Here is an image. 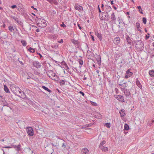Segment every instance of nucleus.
Masks as SVG:
<instances>
[{
  "instance_id": "f257e3e1",
  "label": "nucleus",
  "mask_w": 154,
  "mask_h": 154,
  "mask_svg": "<svg viewBox=\"0 0 154 154\" xmlns=\"http://www.w3.org/2000/svg\"><path fill=\"white\" fill-rule=\"evenodd\" d=\"M36 18L35 20L38 26L42 28L46 26L47 24L45 20L43 19L39 18L37 17H36Z\"/></svg>"
},
{
  "instance_id": "f03ea898",
  "label": "nucleus",
  "mask_w": 154,
  "mask_h": 154,
  "mask_svg": "<svg viewBox=\"0 0 154 154\" xmlns=\"http://www.w3.org/2000/svg\"><path fill=\"white\" fill-rule=\"evenodd\" d=\"M47 75L51 79L56 80V79L58 78L57 76L54 72L51 70H49L46 72Z\"/></svg>"
},
{
  "instance_id": "7ed1b4c3",
  "label": "nucleus",
  "mask_w": 154,
  "mask_h": 154,
  "mask_svg": "<svg viewBox=\"0 0 154 154\" xmlns=\"http://www.w3.org/2000/svg\"><path fill=\"white\" fill-rule=\"evenodd\" d=\"M134 43L135 44V47L137 49L140 50L143 49L144 44L142 41L140 40L136 41H135Z\"/></svg>"
},
{
  "instance_id": "20e7f679",
  "label": "nucleus",
  "mask_w": 154,
  "mask_h": 154,
  "mask_svg": "<svg viewBox=\"0 0 154 154\" xmlns=\"http://www.w3.org/2000/svg\"><path fill=\"white\" fill-rule=\"evenodd\" d=\"M100 20H108L109 18V17L108 12H104L101 14H99Z\"/></svg>"
},
{
  "instance_id": "39448f33",
  "label": "nucleus",
  "mask_w": 154,
  "mask_h": 154,
  "mask_svg": "<svg viewBox=\"0 0 154 154\" xmlns=\"http://www.w3.org/2000/svg\"><path fill=\"white\" fill-rule=\"evenodd\" d=\"M119 86H123V87H120V88L122 91H123L125 90L127 88H129V86L128 85V84L127 82H124L122 84H119Z\"/></svg>"
},
{
  "instance_id": "423d86ee",
  "label": "nucleus",
  "mask_w": 154,
  "mask_h": 154,
  "mask_svg": "<svg viewBox=\"0 0 154 154\" xmlns=\"http://www.w3.org/2000/svg\"><path fill=\"white\" fill-rule=\"evenodd\" d=\"M32 63L33 66L37 69L40 68L41 66V63L38 61H34Z\"/></svg>"
},
{
  "instance_id": "0eeeda50",
  "label": "nucleus",
  "mask_w": 154,
  "mask_h": 154,
  "mask_svg": "<svg viewBox=\"0 0 154 154\" xmlns=\"http://www.w3.org/2000/svg\"><path fill=\"white\" fill-rule=\"evenodd\" d=\"M27 132L28 134L30 136H32L34 134V132L32 128L31 127H28L26 129Z\"/></svg>"
},
{
  "instance_id": "6e6552de",
  "label": "nucleus",
  "mask_w": 154,
  "mask_h": 154,
  "mask_svg": "<svg viewBox=\"0 0 154 154\" xmlns=\"http://www.w3.org/2000/svg\"><path fill=\"white\" fill-rule=\"evenodd\" d=\"M133 72H130L129 69H128L125 73V78L127 79L129 77H131L133 75Z\"/></svg>"
},
{
  "instance_id": "1a4fd4ad",
  "label": "nucleus",
  "mask_w": 154,
  "mask_h": 154,
  "mask_svg": "<svg viewBox=\"0 0 154 154\" xmlns=\"http://www.w3.org/2000/svg\"><path fill=\"white\" fill-rule=\"evenodd\" d=\"M122 91L124 93L126 97L130 98L131 97V94L129 89H125Z\"/></svg>"
},
{
  "instance_id": "9d476101",
  "label": "nucleus",
  "mask_w": 154,
  "mask_h": 154,
  "mask_svg": "<svg viewBox=\"0 0 154 154\" xmlns=\"http://www.w3.org/2000/svg\"><path fill=\"white\" fill-rule=\"evenodd\" d=\"M113 42L115 45H119L120 43V38L119 37H116L114 38Z\"/></svg>"
},
{
  "instance_id": "9b49d317",
  "label": "nucleus",
  "mask_w": 154,
  "mask_h": 154,
  "mask_svg": "<svg viewBox=\"0 0 154 154\" xmlns=\"http://www.w3.org/2000/svg\"><path fill=\"white\" fill-rule=\"evenodd\" d=\"M116 98L119 101L122 102H125L124 97L121 95H118L116 96Z\"/></svg>"
},
{
  "instance_id": "f8f14e48",
  "label": "nucleus",
  "mask_w": 154,
  "mask_h": 154,
  "mask_svg": "<svg viewBox=\"0 0 154 154\" xmlns=\"http://www.w3.org/2000/svg\"><path fill=\"white\" fill-rule=\"evenodd\" d=\"M94 54L91 51L88 50L87 52V56L88 59H91V57H93Z\"/></svg>"
},
{
  "instance_id": "ddd939ff",
  "label": "nucleus",
  "mask_w": 154,
  "mask_h": 154,
  "mask_svg": "<svg viewBox=\"0 0 154 154\" xmlns=\"http://www.w3.org/2000/svg\"><path fill=\"white\" fill-rule=\"evenodd\" d=\"M16 89V90L18 91L19 93V94H21L22 92L23 93V95H21L23 97H22L23 98H25L26 97V96L25 94L24 93V92L22 91L21 90V89L20 88H19V87H17Z\"/></svg>"
},
{
  "instance_id": "4468645a",
  "label": "nucleus",
  "mask_w": 154,
  "mask_h": 154,
  "mask_svg": "<svg viewBox=\"0 0 154 154\" xmlns=\"http://www.w3.org/2000/svg\"><path fill=\"white\" fill-rule=\"evenodd\" d=\"M75 9L78 10L79 11H81L83 10L82 7L79 5L78 4H76L75 5Z\"/></svg>"
},
{
  "instance_id": "2eb2a0df",
  "label": "nucleus",
  "mask_w": 154,
  "mask_h": 154,
  "mask_svg": "<svg viewBox=\"0 0 154 154\" xmlns=\"http://www.w3.org/2000/svg\"><path fill=\"white\" fill-rule=\"evenodd\" d=\"M111 20L112 22H115L116 20V18L114 12H113L111 14Z\"/></svg>"
},
{
  "instance_id": "dca6fc26",
  "label": "nucleus",
  "mask_w": 154,
  "mask_h": 154,
  "mask_svg": "<svg viewBox=\"0 0 154 154\" xmlns=\"http://www.w3.org/2000/svg\"><path fill=\"white\" fill-rule=\"evenodd\" d=\"M119 113L121 117H124L125 116V110L124 109H122L119 111Z\"/></svg>"
},
{
  "instance_id": "f3484780",
  "label": "nucleus",
  "mask_w": 154,
  "mask_h": 154,
  "mask_svg": "<svg viewBox=\"0 0 154 154\" xmlns=\"http://www.w3.org/2000/svg\"><path fill=\"white\" fill-rule=\"evenodd\" d=\"M126 39L128 44L130 45L131 44L132 40L128 35H126Z\"/></svg>"
},
{
  "instance_id": "a211bd4d",
  "label": "nucleus",
  "mask_w": 154,
  "mask_h": 154,
  "mask_svg": "<svg viewBox=\"0 0 154 154\" xmlns=\"http://www.w3.org/2000/svg\"><path fill=\"white\" fill-rule=\"evenodd\" d=\"M136 84L137 85V86L140 88L141 89L142 88V85L141 84L139 81V80L138 78H137L136 79Z\"/></svg>"
},
{
  "instance_id": "6ab92c4d",
  "label": "nucleus",
  "mask_w": 154,
  "mask_h": 154,
  "mask_svg": "<svg viewBox=\"0 0 154 154\" xmlns=\"http://www.w3.org/2000/svg\"><path fill=\"white\" fill-rule=\"evenodd\" d=\"M95 34L98 38L99 40L101 41L102 39V36L101 34L98 33L97 32H95Z\"/></svg>"
},
{
  "instance_id": "aec40b11",
  "label": "nucleus",
  "mask_w": 154,
  "mask_h": 154,
  "mask_svg": "<svg viewBox=\"0 0 154 154\" xmlns=\"http://www.w3.org/2000/svg\"><path fill=\"white\" fill-rule=\"evenodd\" d=\"M105 7L106 8V10L107 11L106 12H108L112 10L111 7L108 5H106Z\"/></svg>"
},
{
  "instance_id": "412c9836",
  "label": "nucleus",
  "mask_w": 154,
  "mask_h": 154,
  "mask_svg": "<svg viewBox=\"0 0 154 154\" xmlns=\"http://www.w3.org/2000/svg\"><path fill=\"white\" fill-rule=\"evenodd\" d=\"M88 152V150L86 148L83 149L82 151V152L84 154H87Z\"/></svg>"
},
{
  "instance_id": "4be33fe9",
  "label": "nucleus",
  "mask_w": 154,
  "mask_h": 154,
  "mask_svg": "<svg viewBox=\"0 0 154 154\" xmlns=\"http://www.w3.org/2000/svg\"><path fill=\"white\" fill-rule=\"evenodd\" d=\"M101 150L104 152H106L108 151V147L103 146L99 148Z\"/></svg>"
},
{
  "instance_id": "5701e85b",
  "label": "nucleus",
  "mask_w": 154,
  "mask_h": 154,
  "mask_svg": "<svg viewBox=\"0 0 154 154\" xmlns=\"http://www.w3.org/2000/svg\"><path fill=\"white\" fill-rule=\"evenodd\" d=\"M149 74L151 77H154V70H149Z\"/></svg>"
},
{
  "instance_id": "b1692460",
  "label": "nucleus",
  "mask_w": 154,
  "mask_h": 154,
  "mask_svg": "<svg viewBox=\"0 0 154 154\" xmlns=\"http://www.w3.org/2000/svg\"><path fill=\"white\" fill-rule=\"evenodd\" d=\"M136 26H137V30L139 31H140V32H141L142 31H141V29H140V23H139L137 22L136 23Z\"/></svg>"
},
{
  "instance_id": "393cba45",
  "label": "nucleus",
  "mask_w": 154,
  "mask_h": 154,
  "mask_svg": "<svg viewBox=\"0 0 154 154\" xmlns=\"http://www.w3.org/2000/svg\"><path fill=\"white\" fill-rule=\"evenodd\" d=\"M42 88L45 90L48 91L49 92L51 93L52 92L51 90L49 89L44 85H42Z\"/></svg>"
},
{
  "instance_id": "a878e982",
  "label": "nucleus",
  "mask_w": 154,
  "mask_h": 154,
  "mask_svg": "<svg viewBox=\"0 0 154 154\" xmlns=\"http://www.w3.org/2000/svg\"><path fill=\"white\" fill-rule=\"evenodd\" d=\"M4 90L7 93H10L9 90L6 85H4Z\"/></svg>"
},
{
  "instance_id": "bb28decb",
  "label": "nucleus",
  "mask_w": 154,
  "mask_h": 154,
  "mask_svg": "<svg viewBox=\"0 0 154 154\" xmlns=\"http://www.w3.org/2000/svg\"><path fill=\"white\" fill-rule=\"evenodd\" d=\"M101 58L100 55H97V60L98 64H100L101 63Z\"/></svg>"
},
{
  "instance_id": "cd10ccee",
  "label": "nucleus",
  "mask_w": 154,
  "mask_h": 154,
  "mask_svg": "<svg viewBox=\"0 0 154 154\" xmlns=\"http://www.w3.org/2000/svg\"><path fill=\"white\" fill-rule=\"evenodd\" d=\"M65 81L63 80H60L59 83L61 85H64L65 84Z\"/></svg>"
},
{
  "instance_id": "c85d7f7f",
  "label": "nucleus",
  "mask_w": 154,
  "mask_h": 154,
  "mask_svg": "<svg viewBox=\"0 0 154 154\" xmlns=\"http://www.w3.org/2000/svg\"><path fill=\"white\" fill-rule=\"evenodd\" d=\"M58 45L56 43V44L51 45V47L53 48L57 49L58 48Z\"/></svg>"
},
{
  "instance_id": "c756f323",
  "label": "nucleus",
  "mask_w": 154,
  "mask_h": 154,
  "mask_svg": "<svg viewBox=\"0 0 154 154\" xmlns=\"http://www.w3.org/2000/svg\"><path fill=\"white\" fill-rule=\"evenodd\" d=\"M72 42L74 45H75L76 44H78L79 43V42L78 41V40H76L75 39H72L71 40Z\"/></svg>"
},
{
  "instance_id": "7c9ffc66",
  "label": "nucleus",
  "mask_w": 154,
  "mask_h": 154,
  "mask_svg": "<svg viewBox=\"0 0 154 154\" xmlns=\"http://www.w3.org/2000/svg\"><path fill=\"white\" fill-rule=\"evenodd\" d=\"M21 42L22 45L24 46H26V45L27 43L24 40L22 39L21 40Z\"/></svg>"
},
{
  "instance_id": "2f4dec72",
  "label": "nucleus",
  "mask_w": 154,
  "mask_h": 154,
  "mask_svg": "<svg viewBox=\"0 0 154 154\" xmlns=\"http://www.w3.org/2000/svg\"><path fill=\"white\" fill-rule=\"evenodd\" d=\"M28 50L31 53H34L35 51V49L32 48L31 47L29 48L28 49Z\"/></svg>"
},
{
  "instance_id": "473e14b6",
  "label": "nucleus",
  "mask_w": 154,
  "mask_h": 154,
  "mask_svg": "<svg viewBox=\"0 0 154 154\" xmlns=\"http://www.w3.org/2000/svg\"><path fill=\"white\" fill-rule=\"evenodd\" d=\"M137 8L139 9V12L142 14H143V13L142 12L143 10L141 8V6H138L137 7Z\"/></svg>"
},
{
  "instance_id": "72a5a7b5",
  "label": "nucleus",
  "mask_w": 154,
  "mask_h": 154,
  "mask_svg": "<svg viewBox=\"0 0 154 154\" xmlns=\"http://www.w3.org/2000/svg\"><path fill=\"white\" fill-rule=\"evenodd\" d=\"M106 143V141L105 140H103L101 142L99 145V148L103 146V145L104 144Z\"/></svg>"
},
{
  "instance_id": "f704fd0d",
  "label": "nucleus",
  "mask_w": 154,
  "mask_h": 154,
  "mask_svg": "<svg viewBox=\"0 0 154 154\" xmlns=\"http://www.w3.org/2000/svg\"><path fill=\"white\" fill-rule=\"evenodd\" d=\"M8 29L11 32H13L14 31L13 27L12 26H10L8 27Z\"/></svg>"
},
{
  "instance_id": "c9c22d12",
  "label": "nucleus",
  "mask_w": 154,
  "mask_h": 154,
  "mask_svg": "<svg viewBox=\"0 0 154 154\" xmlns=\"http://www.w3.org/2000/svg\"><path fill=\"white\" fill-rule=\"evenodd\" d=\"M129 125L127 124H125L124 125V129L128 130L129 129Z\"/></svg>"
},
{
  "instance_id": "e433bc0d",
  "label": "nucleus",
  "mask_w": 154,
  "mask_h": 154,
  "mask_svg": "<svg viewBox=\"0 0 154 154\" xmlns=\"http://www.w3.org/2000/svg\"><path fill=\"white\" fill-rule=\"evenodd\" d=\"M79 64L81 65L80 66H79V67L80 68H81L82 67V66L83 64V61L81 59H80V60H79Z\"/></svg>"
},
{
  "instance_id": "4c0bfd02",
  "label": "nucleus",
  "mask_w": 154,
  "mask_h": 154,
  "mask_svg": "<svg viewBox=\"0 0 154 154\" xmlns=\"http://www.w3.org/2000/svg\"><path fill=\"white\" fill-rule=\"evenodd\" d=\"M21 146V145L20 144H19L18 146H16V148H17L16 150L18 151H20L21 150V149H20Z\"/></svg>"
},
{
  "instance_id": "58836bf2",
  "label": "nucleus",
  "mask_w": 154,
  "mask_h": 154,
  "mask_svg": "<svg viewBox=\"0 0 154 154\" xmlns=\"http://www.w3.org/2000/svg\"><path fill=\"white\" fill-rule=\"evenodd\" d=\"M12 18L14 19L15 21H17L18 23H19L18 18L16 17L13 16L12 17Z\"/></svg>"
},
{
  "instance_id": "ea45409f",
  "label": "nucleus",
  "mask_w": 154,
  "mask_h": 154,
  "mask_svg": "<svg viewBox=\"0 0 154 154\" xmlns=\"http://www.w3.org/2000/svg\"><path fill=\"white\" fill-rule=\"evenodd\" d=\"M142 21L143 23L144 24H146V19L145 17H143L142 18Z\"/></svg>"
},
{
  "instance_id": "a19ab883",
  "label": "nucleus",
  "mask_w": 154,
  "mask_h": 154,
  "mask_svg": "<svg viewBox=\"0 0 154 154\" xmlns=\"http://www.w3.org/2000/svg\"><path fill=\"white\" fill-rule=\"evenodd\" d=\"M105 125L106 127L108 128H110L111 126L110 123H106Z\"/></svg>"
},
{
  "instance_id": "79ce46f5",
  "label": "nucleus",
  "mask_w": 154,
  "mask_h": 154,
  "mask_svg": "<svg viewBox=\"0 0 154 154\" xmlns=\"http://www.w3.org/2000/svg\"><path fill=\"white\" fill-rule=\"evenodd\" d=\"M54 3L55 5H57L58 4V2L56 0H52V4Z\"/></svg>"
},
{
  "instance_id": "37998d69",
  "label": "nucleus",
  "mask_w": 154,
  "mask_h": 154,
  "mask_svg": "<svg viewBox=\"0 0 154 154\" xmlns=\"http://www.w3.org/2000/svg\"><path fill=\"white\" fill-rule=\"evenodd\" d=\"M149 33H147V35H146V36H145V39L146 40H147V39H148V38H149Z\"/></svg>"
},
{
  "instance_id": "c03bdc74",
  "label": "nucleus",
  "mask_w": 154,
  "mask_h": 154,
  "mask_svg": "<svg viewBox=\"0 0 154 154\" xmlns=\"http://www.w3.org/2000/svg\"><path fill=\"white\" fill-rule=\"evenodd\" d=\"M91 34V32H90V35L91 36V38L92 39V40L93 41H94V36Z\"/></svg>"
},
{
  "instance_id": "a18cd8bd",
  "label": "nucleus",
  "mask_w": 154,
  "mask_h": 154,
  "mask_svg": "<svg viewBox=\"0 0 154 154\" xmlns=\"http://www.w3.org/2000/svg\"><path fill=\"white\" fill-rule=\"evenodd\" d=\"M0 153H1L2 154H5V152L4 151L3 149H2L1 150H0Z\"/></svg>"
},
{
  "instance_id": "49530a36",
  "label": "nucleus",
  "mask_w": 154,
  "mask_h": 154,
  "mask_svg": "<svg viewBox=\"0 0 154 154\" xmlns=\"http://www.w3.org/2000/svg\"><path fill=\"white\" fill-rule=\"evenodd\" d=\"M17 7V6L16 5H13L11 6V8L12 9H14Z\"/></svg>"
},
{
  "instance_id": "de8ad7c7",
  "label": "nucleus",
  "mask_w": 154,
  "mask_h": 154,
  "mask_svg": "<svg viewBox=\"0 0 154 154\" xmlns=\"http://www.w3.org/2000/svg\"><path fill=\"white\" fill-rule=\"evenodd\" d=\"M58 42L60 43H62L63 42V40L62 39H61L60 41H58Z\"/></svg>"
},
{
  "instance_id": "09e8293b",
  "label": "nucleus",
  "mask_w": 154,
  "mask_h": 154,
  "mask_svg": "<svg viewBox=\"0 0 154 154\" xmlns=\"http://www.w3.org/2000/svg\"><path fill=\"white\" fill-rule=\"evenodd\" d=\"M60 26L63 27H66V26L64 24V23L63 22L62 23V24L60 25Z\"/></svg>"
},
{
  "instance_id": "8fccbe9b",
  "label": "nucleus",
  "mask_w": 154,
  "mask_h": 154,
  "mask_svg": "<svg viewBox=\"0 0 154 154\" xmlns=\"http://www.w3.org/2000/svg\"><path fill=\"white\" fill-rule=\"evenodd\" d=\"M115 91H116V93L117 94L118 93H119V90H118L117 88H115Z\"/></svg>"
},
{
  "instance_id": "3c124183",
  "label": "nucleus",
  "mask_w": 154,
  "mask_h": 154,
  "mask_svg": "<svg viewBox=\"0 0 154 154\" xmlns=\"http://www.w3.org/2000/svg\"><path fill=\"white\" fill-rule=\"evenodd\" d=\"M79 93L80 94H81L82 96H84L85 94V93L83 92L82 91H79Z\"/></svg>"
},
{
  "instance_id": "603ef678",
  "label": "nucleus",
  "mask_w": 154,
  "mask_h": 154,
  "mask_svg": "<svg viewBox=\"0 0 154 154\" xmlns=\"http://www.w3.org/2000/svg\"><path fill=\"white\" fill-rule=\"evenodd\" d=\"M91 104L93 106H97V104L96 103H94V102H92V103H91Z\"/></svg>"
},
{
  "instance_id": "864d4df0",
  "label": "nucleus",
  "mask_w": 154,
  "mask_h": 154,
  "mask_svg": "<svg viewBox=\"0 0 154 154\" xmlns=\"http://www.w3.org/2000/svg\"><path fill=\"white\" fill-rule=\"evenodd\" d=\"M37 54L39 55V56H40V59H41L42 58V56L41 54L40 53H37Z\"/></svg>"
},
{
  "instance_id": "5fc2aeb1",
  "label": "nucleus",
  "mask_w": 154,
  "mask_h": 154,
  "mask_svg": "<svg viewBox=\"0 0 154 154\" xmlns=\"http://www.w3.org/2000/svg\"><path fill=\"white\" fill-rule=\"evenodd\" d=\"M97 117L99 118H100L101 117V115L100 113H98L97 115Z\"/></svg>"
},
{
  "instance_id": "6e6d98bb",
  "label": "nucleus",
  "mask_w": 154,
  "mask_h": 154,
  "mask_svg": "<svg viewBox=\"0 0 154 154\" xmlns=\"http://www.w3.org/2000/svg\"><path fill=\"white\" fill-rule=\"evenodd\" d=\"M77 26L80 30L82 29V27L79 23H77Z\"/></svg>"
},
{
  "instance_id": "4d7b16f0",
  "label": "nucleus",
  "mask_w": 154,
  "mask_h": 154,
  "mask_svg": "<svg viewBox=\"0 0 154 154\" xmlns=\"http://www.w3.org/2000/svg\"><path fill=\"white\" fill-rule=\"evenodd\" d=\"M31 7L32 8L34 9L36 11H38L37 9L36 8H35L33 6H32Z\"/></svg>"
},
{
  "instance_id": "13d9d810",
  "label": "nucleus",
  "mask_w": 154,
  "mask_h": 154,
  "mask_svg": "<svg viewBox=\"0 0 154 154\" xmlns=\"http://www.w3.org/2000/svg\"><path fill=\"white\" fill-rule=\"evenodd\" d=\"M98 10H99V13H101V10L100 9V8L99 5H98Z\"/></svg>"
},
{
  "instance_id": "bf43d9fd",
  "label": "nucleus",
  "mask_w": 154,
  "mask_h": 154,
  "mask_svg": "<svg viewBox=\"0 0 154 154\" xmlns=\"http://www.w3.org/2000/svg\"><path fill=\"white\" fill-rule=\"evenodd\" d=\"M66 145H65L64 143H63V144L62 145V146L63 147H64V148H65L66 146Z\"/></svg>"
},
{
  "instance_id": "052dcab7",
  "label": "nucleus",
  "mask_w": 154,
  "mask_h": 154,
  "mask_svg": "<svg viewBox=\"0 0 154 154\" xmlns=\"http://www.w3.org/2000/svg\"><path fill=\"white\" fill-rule=\"evenodd\" d=\"M47 1L50 3L51 4H52V0H46Z\"/></svg>"
},
{
  "instance_id": "680f3d73",
  "label": "nucleus",
  "mask_w": 154,
  "mask_h": 154,
  "mask_svg": "<svg viewBox=\"0 0 154 154\" xmlns=\"http://www.w3.org/2000/svg\"><path fill=\"white\" fill-rule=\"evenodd\" d=\"M110 3H111V4L112 5L113 4V0H111L110 1Z\"/></svg>"
},
{
  "instance_id": "e2e57ef3",
  "label": "nucleus",
  "mask_w": 154,
  "mask_h": 154,
  "mask_svg": "<svg viewBox=\"0 0 154 154\" xmlns=\"http://www.w3.org/2000/svg\"><path fill=\"white\" fill-rule=\"evenodd\" d=\"M11 147L9 146H6L4 147V148H10Z\"/></svg>"
},
{
  "instance_id": "0e129e2a",
  "label": "nucleus",
  "mask_w": 154,
  "mask_h": 154,
  "mask_svg": "<svg viewBox=\"0 0 154 154\" xmlns=\"http://www.w3.org/2000/svg\"><path fill=\"white\" fill-rule=\"evenodd\" d=\"M57 38V36H56L54 35L53 36V38H54V39H56Z\"/></svg>"
},
{
  "instance_id": "69168bd1",
  "label": "nucleus",
  "mask_w": 154,
  "mask_h": 154,
  "mask_svg": "<svg viewBox=\"0 0 154 154\" xmlns=\"http://www.w3.org/2000/svg\"><path fill=\"white\" fill-rule=\"evenodd\" d=\"M66 70H69V67L68 66L66 65Z\"/></svg>"
},
{
  "instance_id": "338daca9",
  "label": "nucleus",
  "mask_w": 154,
  "mask_h": 154,
  "mask_svg": "<svg viewBox=\"0 0 154 154\" xmlns=\"http://www.w3.org/2000/svg\"><path fill=\"white\" fill-rule=\"evenodd\" d=\"M123 81H124V80H121V81L120 82H119V83H120L119 84H122V83H123Z\"/></svg>"
},
{
  "instance_id": "774afa93",
  "label": "nucleus",
  "mask_w": 154,
  "mask_h": 154,
  "mask_svg": "<svg viewBox=\"0 0 154 154\" xmlns=\"http://www.w3.org/2000/svg\"><path fill=\"white\" fill-rule=\"evenodd\" d=\"M112 7H113V8H114L115 10H116V9H117V8H116V7L115 6H112Z\"/></svg>"
}]
</instances>
